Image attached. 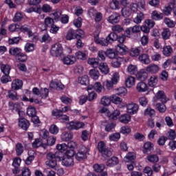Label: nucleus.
Wrapping results in <instances>:
<instances>
[{"mask_svg":"<svg viewBox=\"0 0 176 176\" xmlns=\"http://www.w3.org/2000/svg\"><path fill=\"white\" fill-rule=\"evenodd\" d=\"M160 69V68L157 66V65L155 64H151L146 69V72H149V74H157Z\"/></svg>","mask_w":176,"mask_h":176,"instance_id":"nucleus-12","label":"nucleus"},{"mask_svg":"<svg viewBox=\"0 0 176 176\" xmlns=\"http://www.w3.org/2000/svg\"><path fill=\"white\" fill-rule=\"evenodd\" d=\"M8 97L9 98H11V100H17V93L15 91H9Z\"/></svg>","mask_w":176,"mask_h":176,"instance_id":"nucleus-63","label":"nucleus"},{"mask_svg":"<svg viewBox=\"0 0 176 176\" xmlns=\"http://www.w3.org/2000/svg\"><path fill=\"white\" fill-rule=\"evenodd\" d=\"M164 21L165 24H166V25L170 28H174V27H175V22L173 21L168 18H165Z\"/></svg>","mask_w":176,"mask_h":176,"instance_id":"nucleus-56","label":"nucleus"},{"mask_svg":"<svg viewBox=\"0 0 176 176\" xmlns=\"http://www.w3.org/2000/svg\"><path fill=\"white\" fill-rule=\"evenodd\" d=\"M131 119V117L129 114H124L121 116L119 118V120L121 123H124L125 124L129 123Z\"/></svg>","mask_w":176,"mask_h":176,"instance_id":"nucleus-31","label":"nucleus"},{"mask_svg":"<svg viewBox=\"0 0 176 176\" xmlns=\"http://www.w3.org/2000/svg\"><path fill=\"white\" fill-rule=\"evenodd\" d=\"M87 153H89V148L85 146H82L75 155V158L78 162H82V160L87 159Z\"/></svg>","mask_w":176,"mask_h":176,"instance_id":"nucleus-3","label":"nucleus"},{"mask_svg":"<svg viewBox=\"0 0 176 176\" xmlns=\"http://www.w3.org/2000/svg\"><path fill=\"white\" fill-rule=\"evenodd\" d=\"M98 151L100 153L103 160H107L108 157L112 156V149L107 146L104 141H100L98 143Z\"/></svg>","mask_w":176,"mask_h":176,"instance_id":"nucleus-2","label":"nucleus"},{"mask_svg":"<svg viewBox=\"0 0 176 176\" xmlns=\"http://www.w3.org/2000/svg\"><path fill=\"white\" fill-rule=\"evenodd\" d=\"M144 14L142 12H138L136 17L133 19V21L135 23V24H140L142 20H144Z\"/></svg>","mask_w":176,"mask_h":176,"instance_id":"nucleus-37","label":"nucleus"},{"mask_svg":"<svg viewBox=\"0 0 176 176\" xmlns=\"http://www.w3.org/2000/svg\"><path fill=\"white\" fill-rule=\"evenodd\" d=\"M98 68L104 75H107V74H109V67H108V64H107V63H100Z\"/></svg>","mask_w":176,"mask_h":176,"instance_id":"nucleus-15","label":"nucleus"},{"mask_svg":"<svg viewBox=\"0 0 176 176\" xmlns=\"http://www.w3.org/2000/svg\"><path fill=\"white\" fill-rule=\"evenodd\" d=\"M125 85L126 87H132L135 85V78L133 76H129L125 80Z\"/></svg>","mask_w":176,"mask_h":176,"instance_id":"nucleus-24","label":"nucleus"},{"mask_svg":"<svg viewBox=\"0 0 176 176\" xmlns=\"http://www.w3.org/2000/svg\"><path fill=\"white\" fill-rule=\"evenodd\" d=\"M112 102L111 96H104L102 98L100 104L104 105V107H107V105H110Z\"/></svg>","mask_w":176,"mask_h":176,"instance_id":"nucleus-26","label":"nucleus"},{"mask_svg":"<svg viewBox=\"0 0 176 176\" xmlns=\"http://www.w3.org/2000/svg\"><path fill=\"white\" fill-rule=\"evenodd\" d=\"M120 20V16L118 14L114 13L111 14L109 17V21L111 24H116L117 23H119V21Z\"/></svg>","mask_w":176,"mask_h":176,"instance_id":"nucleus-18","label":"nucleus"},{"mask_svg":"<svg viewBox=\"0 0 176 176\" xmlns=\"http://www.w3.org/2000/svg\"><path fill=\"white\" fill-rule=\"evenodd\" d=\"M155 97L157 100H161L162 102H167V100H166V95H164V92L162 91H159Z\"/></svg>","mask_w":176,"mask_h":176,"instance_id":"nucleus-36","label":"nucleus"},{"mask_svg":"<svg viewBox=\"0 0 176 176\" xmlns=\"http://www.w3.org/2000/svg\"><path fill=\"white\" fill-rule=\"evenodd\" d=\"M156 113V111H155V109L151 108V107H148L144 110V116H155Z\"/></svg>","mask_w":176,"mask_h":176,"instance_id":"nucleus-35","label":"nucleus"},{"mask_svg":"<svg viewBox=\"0 0 176 176\" xmlns=\"http://www.w3.org/2000/svg\"><path fill=\"white\" fill-rule=\"evenodd\" d=\"M94 89L96 93H101V91H102V89H104V87H102L101 82H96L94 85Z\"/></svg>","mask_w":176,"mask_h":176,"instance_id":"nucleus-47","label":"nucleus"},{"mask_svg":"<svg viewBox=\"0 0 176 176\" xmlns=\"http://www.w3.org/2000/svg\"><path fill=\"white\" fill-rule=\"evenodd\" d=\"M62 164L65 167H72V166H74V159L72 157H65L62 160Z\"/></svg>","mask_w":176,"mask_h":176,"instance_id":"nucleus-13","label":"nucleus"},{"mask_svg":"<svg viewBox=\"0 0 176 176\" xmlns=\"http://www.w3.org/2000/svg\"><path fill=\"white\" fill-rule=\"evenodd\" d=\"M33 148H39V146H43L45 149H46V146L42 142L41 139H36L35 141L32 143Z\"/></svg>","mask_w":176,"mask_h":176,"instance_id":"nucleus-32","label":"nucleus"},{"mask_svg":"<svg viewBox=\"0 0 176 176\" xmlns=\"http://www.w3.org/2000/svg\"><path fill=\"white\" fill-rule=\"evenodd\" d=\"M63 64L66 65H72V64H75L76 63V58L74 56L68 55L65 56L62 60Z\"/></svg>","mask_w":176,"mask_h":176,"instance_id":"nucleus-10","label":"nucleus"},{"mask_svg":"<svg viewBox=\"0 0 176 176\" xmlns=\"http://www.w3.org/2000/svg\"><path fill=\"white\" fill-rule=\"evenodd\" d=\"M105 169V165L104 164H95L94 166V170L96 171V173H102Z\"/></svg>","mask_w":176,"mask_h":176,"instance_id":"nucleus-49","label":"nucleus"},{"mask_svg":"<svg viewBox=\"0 0 176 176\" xmlns=\"http://www.w3.org/2000/svg\"><path fill=\"white\" fill-rule=\"evenodd\" d=\"M63 45L58 43L52 46L50 53L53 57H60L63 54Z\"/></svg>","mask_w":176,"mask_h":176,"instance_id":"nucleus-4","label":"nucleus"},{"mask_svg":"<svg viewBox=\"0 0 176 176\" xmlns=\"http://www.w3.org/2000/svg\"><path fill=\"white\" fill-rule=\"evenodd\" d=\"M157 85V76H153L148 80V86L150 87H155Z\"/></svg>","mask_w":176,"mask_h":176,"instance_id":"nucleus-33","label":"nucleus"},{"mask_svg":"<svg viewBox=\"0 0 176 176\" xmlns=\"http://www.w3.org/2000/svg\"><path fill=\"white\" fill-rule=\"evenodd\" d=\"M118 96H126L127 94V89H126V87H121L120 88H118L116 89Z\"/></svg>","mask_w":176,"mask_h":176,"instance_id":"nucleus-53","label":"nucleus"},{"mask_svg":"<svg viewBox=\"0 0 176 176\" xmlns=\"http://www.w3.org/2000/svg\"><path fill=\"white\" fill-rule=\"evenodd\" d=\"M119 163V160L116 157H112L110 160H107L106 165L108 167H113Z\"/></svg>","mask_w":176,"mask_h":176,"instance_id":"nucleus-21","label":"nucleus"},{"mask_svg":"<svg viewBox=\"0 0 176 176\" xmlns=\"http://www.w3.org/2000/svg\"><path fill=\"white\" fill-rule=\"evenodd\" d=\"M23 20V14L21 12H16L13 18V21L14 23H17L19 21H21Z\"/></svg>","mask_w":176,"mask_h":176,"instance_id":"nucleus-59","label":"nucleus"},{"mask_svg":"<svg viewBox=\"0 0 176 176\" xmlns=\"http://www.w3.org/2000/svg\"><path fill=\"white\" fill-rule=\"evenodd\" d=\"M85 126L83 122H71L69 124H67V127L68 130H79V129H82Z\"/></svg>","mask_w":176,"mask_h":176,"instance_id":"nucleus-9","label":"nucleus"},{"mask_svg":"<svg viewBox=\"0 0 176 176\" xmlns=\"http://www.w3.org/2000/svg\"><path fill=\"white\" fill-rule=\"evenodd\" d=\"M127 72H129L130 75H137V74H138L137 65H129L127 67Z\"/></svg>","mask_w":176,"mask_h":176,"instance_id":"nucleus-23","label":"nucleus"},{"mask_svg":"<svg viewBox=\"0 0 176 176\" xmlns=\"http://www.w3.org/2000/svg\"><path fill=\"white\" fill-rule=\"evenodd\" d=\"M111 102L114 104H120L122 102V99L116 95H113L111 96Z\"/></svg>","mask_w":176,"mask_h":176,"instance_id":"nucleus-61","label":"nucleus"},{"mask_svg":"<svg viewBox=\"0 0 176 176\" xmlns=\"http://www.w3.org/2000/svg\"><path fill=\"white\" fill-rule=\"evenodd\" d=\"M107 41L109 42H115L118 39V34L115 32H111L107 36Z\"/></svg>","mask_w":176,"mask_h":176,"instance_id":"nucleus-45","label":"nucleus"},{"mask_svg":"<svg viewBox=\"0 0 176 176\" xmlns=\"http://www.w3.org/2000/svg\"><path fill=\"white\" fill-rule=\"evenodd\" d=\"M107 56L109 58L114 59L116 58V56H118V53L115 52L113 50H109L107 52Z\"/></svg>","mask_w":176,"mask_h":176,"instance_id":"nucleus-52","label":"nucleus"},{"mask_svg":"<svg viewBox=\"0 0 176 176\" xmlns=\"http://www.w3.org/2000/svg\"><path fill=\"white\" fill-rule=\"evenodd\" d=\"M87 63L93 67V68H98L100 63H98V59L94 58H89L87 60Z\"/></svg>","mask_w":176,"mask_h":176,"instance_id":"nucleus-22","label":"nucleus"},{"mask_svg":"<svg viewBox=\"0 0 176 176\" xmlns=\"http://www.w3.org/2000/svg\"><path fill=\"white\" fill-rule=\"evenodd\" d=\"M147 160H148V162H151V163H157V162H159V157L157 156V155H150L148 156H147Z\"/></svg>","mask_w":176,"mask_h":176,"instance_id":"nucleus-43","label":"nucleus"},{"mask_svg":"<svg viewBox=\"0 0 176 176\" xmlns=\"http://www.w3.org/2000/svg\"><path fill=\"white\" fill-rule=\"evenodd\" d=\"M34 45L32 43H28L25 46V51L26 53H30V52H34Z\"/></svg>","mask_w":176,"mask_h":176,"instance_id":"nucleus-57","label":"nucleus"},{"mask_svg":"<svg viewBox=\"0 0 176 176\" xmlns=\"http://www.w3.org/2000/svg\"><path fill=\"white\" fill-rule=\"evenodd\" d=\"M109 138L110 141H114V142L119 141V140L120 139V133H113L109 136Z\"/></svg>","mask_w":176,"mask_h":176,"instance_id":"nucleus-51","label":"nucleus"},{"mask_svg":"<svg viewBox=\"0 0 176 176\" xmlns=\"http://www.w3.org/2000/svg\"><path fill=\"white\" fill-rule=\"evenodd\" d=\"M32 92L36 96H39V94H41L42 98H47V96H49V89L44 88L41 91H39V89L38 87L33 88Z\"/></svg>","mask_w":176,"mask_h":176,"instance_id":"nucleus-6","label":"nucleus"},{"mask_svg":"<svg viewBox=\"0 0 176 176\" xmlns=\"http://www.w3.org/2000/svg\"><path fill=\"white\" fill-rule=\"evenodd\" d=\"M89 75L91 79H94V80H97L100 78V72L95 69H91Z\"/></svg>","mask_w":176,"mask_h":176,"instance_id":"nucleus-20","label":"nucleus"},{"mask_svg":"<svg viewBox=\"0 0 176 176\" xmlns=\"http://www.w3.org/2000/svg\"><path fill=\"white\" fill-rule=\"evenodd\" d=\"M119 6H120V4L119 3V1L118 0H112V1L110 3V8L113 10L119 9Z\"/></svg>","mask_w":176,"mask_h":176,"instance_id":"nucleus-50","label":"nucleus"},{"mask_svg":"<svg viewBox=\"0 0 176 176\" xmlns=\"http://www.w3.org/2000/svg\"><path fill=\"white\" fill-rule=\"evenodd\" d=\"M56 138L54 136L49 137L47 139V143L45 145V147L47 146H52V145H54L56 144Z\"/></svg>","mask_w":176,"mask_h":176,"instance_id":"nucleus-40","label":"nucleus"},{"mask_svg":"<svg viewBox=\"0 0 176 176\" xmlns=\"http://www.w3.org/2000/svg\"><path fill=\"white\" fill-rule=\"evenodd\" d=\"M47 160L45 162L46 166L51 168H56L57 167V162H60L63 159V153L57 151L55 153H49L47 154Z\"/></svg>","mask_w":176,"mask_h":176,"instance_id":"nucleus-1","label":"nucleus"},{"mask_svg":"<svg viewBox=\"0 0 176 176\" xmlns=\"http://www.w3.org/2000/svg\"><path fill=\"white\" fill-rule=\"evenodd\" d=\"M9 105H10L12 111H16V112H18L19 118H21V116H23V115H24V112L21 111V106L20 105V104L13 103L12 102H10Z\"/></svg>","mask_w":176,"mask_h":176,"instance_id":"nucleus-7","label":"nucleus"},{"mask_svg":"<svg viewBox=\"0 0 176 176\" xmlns=\"http://www.w3.org/2000/svg\"><path fill=\"white\" fill-rule=\"evenodd\" d=\"M120 78V76H119V73L118 72L114 73L111 78V82L113 85H117L118 82H119Z\"/></svg>","mask_w":176,"mask_h":176,"instance_id":"nucleus-55","label":"nucleus"},{"mask_svg":"<svg viewBox=\"0 0 176 176\" xmlns=\"http://www.w3.org/2000/svg\"><path fill=\"white\" fill-rule=\"evenodd\" d=\"M151 18L153 20H162L163 19V14L155 10L151 13Z\"/></svg>","mask_w":176,"mask_h":176,"instance_id":"nucleus-30","label":"nucleus"},{"mask_svg":"<svg viewBox=\"0 0 176 176\" xmlns=\"http://www.w3.org/2000/svg\"><path fill=\"white\" fill-rule=\"evenodd\" d=\"M1 69L4 75H9L10 74V66L9 65H1Z\"/></svg>","mask_w":176,"mask_h":176,"instance_id":"nucleus-41","label":"nucleus"},{"mask_svg":"<svg viewBox=\"0 0 176 176\" xmlns=\"http://www.w3.org/2000/svg\"><path fill=\"white\" fill-rule=\"evenodd\" d=\"M12 87L14 90H20L23 87V80L15 79L12 81Z\"/></svg>","mask_w":176,"mask_h":176,"instance_id":"nucleus-16","label":"nucleus"},{"mask_svg":"<svg viewBox=\"0 0 176 176\" xmlns=\"http://www.w3.org/2000/svg\"><path fill=\"white\" fill-rule=\"evenodd\" d=\"M141 52H142V47H133L130 49L129 54L131 57H138L141 54Z\"/></svg>","mask_w":176,"mask_h":176,"instance_id":"nucleus-11","label":"nucleus"},{"mask_svg":"<svg viewBox=\"0 0 176 176\" xmlns=\"http://www.w3.org/2000/svg\"><path fill=\"white\" fill-rule=\"evenodd\" d=\"M140 107L138 104L135 103H130L126 105V111L129 113V115H134L138 112V109Z\"/></svg>","mask_w":176,"mask_h":176,"instance_id":"nucleus-5","label":"nucleus"},{"mask_svg":"<svg viewBox=\"0 0 176 176\" xmlns=\"http://www.w3.org/2000/svg\"><path fill=\"white\" fill-rule=\"evenodd\" d=\"M54 24V20L50 17H47L45 19V25L50 28Z\"/></svg>","mask_w":176,"mask_h":176,"instance_id":"nucleus-58","label":"nucleus"},{"mask_svg":"<svg viewBox=\"0 0 176 176\" xmlns=\"http://www.w3.org/2000/svg\"><path fill=\"white\" fill-rule=\"evenodd\" d=\"M120 65H122V62H120V59L119 58H116L111 62V67H113V68H119Z\"/></svg>","mask_w":176,"mask_h":176,"instance_id":"nucleus-54","label":"nucleus"},{"mask_svg":"<svg viewBox=\"0 0 176 176\" xmlns=\"http://www.w3.org/2000/svg\"><path fill=\"white\" fill-rule=\"evenodd\" d=\"M144 149L143 150L144 153H148V152H151L152 149H153V144H152L151 142H147L144 145Z\"/></svg>","mask_w":176,"mask_h":176,"instance_id":"nucleus-28","label":"nucleus"},{"mask_svg":"<svg viewBox=\"0 0 176 176\" xmlns=\"http://www.w3.org/2000/svg\"><path fill=\"white\" fill-rule=\"evenodd\" d=\"M62 141H69V140H72V133L70 132L64 131L61 135Z\"/></svg>","mask_w":176,"mask_h":176,"instance_id":"nucleus-29","label":"nucleus"},{"mask_svg":"<svg viewBox=\"0 0 176 176\" xmlns=\"http://www.w3.org/2000/svg\"><path fill=\"white\" fill-rule=\"evenodd\" d=\"M162 53L166 57H170L173 54V47L170 45H166L163 47Z\"/></svg>","mask_w":176,"mask_h":176,"instance_id":"nucleus-19","label":"nucleus"},{"mask_svg":"<svg viewBox=\"0 0 176 176\" xmlns=\"http://www.w3.org/2000/svg\"><path fill=\"white\" fill-rule=\"evenodd\" d=\"M162 36L164 41H167V39H170V36H171V31H170V29L168 28L164 29L162 33Z\"/></svg>","mask_w":176,"mask_h":176,"instance_id":"nucleus-25","label":"nucleus"},{"mask_svg":"<svg viewBox=\"0 0 176 176\" xmlns=\"http://www.w3.org/2000/svg\"><path fill=\"white\" fill-rule=\"evenodd\" d=\"M173 5L170 4L168 6H165L163 12H164V14H165V16H170V14H171V12L173 10Z\"/></svg>","mask_w":176,"mask_h":176,"instance_id":"nucleus-46","label":"nucleus"},{"mask_svg":"<svg viewBox=\"0 0 176 176\" xmlns=\"http://www.w3.org/2000/svg\"><path fill=\"white\" fill-rule=\"evenodd\" d=\"M136 89L139 93H144V91H148V85L144 82H140L138 83Z\"/></svg>","mask_w":176,"mask_h":176,"instance_id":"nucleus-14","label":"nucleus"},{"mask_svg":"<svg viewBox=\"0 0 176 176\" xmlns=\"http://www.w3.org/2000/svg\"><path fill=\"white\" fill-rule=\"evenodd\" d=\"M27 115L32 118V116H35L36 115V109L32 106H29L27 109Z\"/></svg>","mask_w":176,"mask_h":176,"instance_id":"nucleus-34","label":"nucleus"},{"mask_svg":"<svg viewBox=\"0 0 176 176\" xmlns=\"http://www.w3.org/2000/svg\"><path fill=\"white\" fill-rule=\"evenodd\" d=\"M11 81L12 78L9 76V74H4V76L1 78V82L3 83H8Z\"/></svg>","mask_w":176,"mask_h":176,"instance_id":"nucleus-62","label":"nucleus"},{"mask_svg":"<svg viewBox=\"0 0 176 176\" xmlns=\"http://www.w3.org/2000/svg\"><path fill=\"white\" fill-rule=\"evenodd\" d=\"M50 133L51 134H58V127H57L56 125L52 124L50 127Z\"/></svg>","mask_w":176,"mask_h":176,"instance_id":"nucleus-64","label":"nucleus"},{"mask_svg":"<svg viewBox=\"0 0 176 176\" xmlns=\"http://www.w3.org/2000/svg\"><path fill=\"white\" fill-rule=\"evenodd\" d=\"M136 4L138 8H141L143 10H145V6H146V3L145 0H136Z\"/></svg>","mask_w":176,"mask_h":176,"instance_id":"nucleus-60","label":"nucleus"},{"mask_svg":"<svg viewBox=\"0 0 176 176\" xmlns=\"http://www.w3.org/2000/svg\"><path fill=\"white\" fill-rule=\"evenodd\" d=\"M139 61L142 63V64H149L151 63V59H149V56L146 54H142L138 57Z\"/></svg>","mask_w":176,"mask_h":176,"instance_id":"nucleus-17","label":"nucleus"},{"mask_svg":"<svg viewBox=\"0 0 176 176\" xmlns=\"http://www.w3.org/2000/svg\"><path fill=\"white\" fill-rule=\"evenodd\" d=\"M16 58L18 63H25V61H27L28 57L25 54L21 52L20 54L16 56Z\"/></svg>","mask_w":176,"mask_h":176,"instance_id":"nucleus-27","label":"nucleus"},{"mask_svg":"<svg viewBox=\"0 0 176 176\" xmlns=\"http://www.w3.org/2000/svg\"><path fill=\"white\" fill-rule=\"evenodd\" d=\"M119 115H120V111L119 110H115L113 113L108 114V116L111 120H115Z\"/></svg>","mask_w":176,"mask_h":176,"instance_id":"nucleus-44","label":"nucleus"},{"mask_svg":"<svg viewBox=\"0 0 176 176\" xmlns=\"http://www.w3.org/2000/svg\"><path fill=\"white\" fill-rule=\"evenodd\" d=\"M78 82L80 85H89V76L87 75H85L82 77H79Z\"/></svg>","mask_w":176,"mask_h":176,"instance_id":"nucleus-42","label":"nucleus"},{"mask_svg":"<svg viewBox=\"0 0 176 176\" xmlns=\"http://www.w3.org/2000/svg\"><path fill=\"white\" fill-rule=\"evenodd\" d=\"M24 152V147H23V144L21 143H17L16 144V153L17 156H21Z\"/></svg>","mask_w":176,"mask_h":176,"instance_id":"nucleus-38","label":"nucleus"},{"mask_svg":"<svg viewBox=\"0 0 176 176\" xmlns=\"http://www.w3.org/2000/svg\"><path fill=\"white\" fill-rule=\"evenodd\" d=\"M21 52V50L19 47H11L9 50L10 54H11V56H14V57L19 54Z\"/></svg>","mask_w":176,"mask_h":176,"instance_id":"nucleus-39","label":"nucleus"},{"mask_svg":"<svg viewBox=\"0 0 176 176\" xmlns=\"http://www.w3.org/2000/svg\"><path fill=\"white\" fill-rule=\"evenodd\" d=\"M156 108L157 109V111H159V112H160V113H164V112H166V105L164 104H162V103H157L156 104Z\"/></svg>","mask_w":176,"mask_h":176,"instance_id":"nucleus-48","label":"nucleus"},{"mask_svg":"<svg viewBox=\"0 0 176 176\" xmlns=\"http://www.w3.org/2000/svg\"><path fill=\"white\" fill-rule=\"evenodd\" d=\"M19 126L22 130H28V127H30V121L23 118V116H21L19 120Z\"/></svg>","mask_w":176,"mask_h":176,"instance_id":"nucleus-8","label":"nucleus"}]
</instances>
